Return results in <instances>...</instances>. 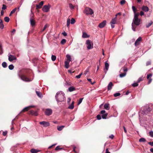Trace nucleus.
Returning <instances> with one entry per match:
<instances>
[{
	"label": "nucleus",
	"instance_id": "6",
	"mask_svg": "<svg viewBox=\"0 0 153 153\" xmlns=\"http://www.w3.org/2000/svg\"><path fill=\"white\" fill-rule=\"evenodd\" d=\"M128 70L127 68H125L124 67H123L121 68V71H123L124 72H125L124 73H122L120 74V77H123L125 76L126 75V72Z\"/></svg>",
	"mask_w": 153,
	"mask_h": 153
},
{
	"label": "nucleus",
	"instance_id": "5",
	"mask_svg": "<svg viewBox=\"0 0 153 153\" xmlns=\"http://www.w3.org/2000/svg\"><path fill=\"white\" fill-rule=\"evenodd\" d=\"M86 44L87 45V48L88 49H91L93 48V44L90 40H88L86 41Z\"/></svg>",
	"mask_w": 153,
	"mask_h": 153
},
{
	"label": "nucleus",
	"instance_id": "22",
	"mask_svg": "<svg viewBox=\"0 0 153 153\" xmlns=\"http://www.w3.org/2000/svg\"><path fill=\"white\" fill-rule=\"evenodd\" d=\"M30 113L31 114L36 116H37L38 114L36 111H34L33 110H31L30 111Z\"/></svg>",
	"mask_w": 153,
	"mask_h": 153
},
{
	"label": "nucleus",
	"instance_id": "32",
	"mask_svg": "<svg viewBox=\"0 0 153 153\" xmlns=\"http://www.w3.org/2000/svg\"><path fill=\"white\" fill-rule=\"evenodd\" d=\"M70 19L69 18H68L67 20V26L68 27H69L70 24Z\"/></svg>",
	"mask_w": 153,
	"mask_h": 153
},
{
	"label": "nucleus",
	"instance_id": "33",
	"mask_svg": "<svg viewBox=\"0 0 153 153\" xmlns=\"http://www.w3.org/2000/svg\"><path fill=\"white\" fill-rule=\"evenodd\" d=\"M152 23L153 22L152 21H151L149 23L147 24L146 25V27L148 28L152 25Z\"/></svg>",
	"mask_w": 153,
	"mask_h": 153
},
{
	"label": "nucleus",
	"instance_id": "11",
	"mask_svg": "<svg viewBox=\"0 0 153 153\" xmlns=\"http://www.w3.org/2000/svg\"><path fill=\"white\" fill-rule=\"evenodd\" d=\"M52 113V111L51 109H46L45 111V114L48 116L51 115Z\"/></svg>",
	"mask_w": 153,
	"mask_h": 153
},
{
	"label": "nucleus",
	"instance_id": "42",
	"mask_svg": "<svg viewBox=\"0 0 153 153\" xmlns=\"http://www.w3.org/2000/svg\"><path fill=\"white\" fill-rule=\"evenodd\" d=\"M132 8L134 13H136V11L137 10V9L134 6H132Z\"/></svg>",
	"mask_w": 153,
	"mask_h": 153
},
{
	"label": "nucleus",
	"instance_id": "34",
	"mask_svg": "<svg viewBox=\"0 0 153 153\" xmlns=\"http://www.w3.org/2000/svg\"><path fill=\"white\" fill-rule=\"evenodd\" d=\"M139 141L140 142H145L146 141V140L144 138H141L139 140Z\"/></svg>",
	"mask_w": 153,
	"mask_h": 153
},
{
	"label": "nucleus",
	"instance_id": "38",
	"mask_svg": "<svg viewBox=\"0 0 153 153\" xmlns=\"http://www.w3.org/2000/svg\"><path fill=\"white\" fill-rule=\"evenodd\" d=\"M116 22H117L116 20H115V19H112L110 23L114 24H116Z\"/></svg>",
	"mask_w": 153,
	"mask_h": 153
},
{
	"label": "nucleus",
	"instance_id": "58",
	"mask_svg": "<svg viewBox=\"0 0 153 153\" xmlns=\"http://www.w3.org/2000/svg\"><path fill=\"white\" fill-rule=\"evenodd\" d=\"M17 8H15L14 9L12 10V11H11V13H14L16 11Z\"/></svg>",
	"mask_w": 153,
	"mask_h": 153
},
{
	"label": "nucleus",
	"instance_id": "19",
	"mask_svg": "<svg viewBox=\"0 0 153 153\" xmlns=\"http://www.w3.org/2000/svg\"><path fill=\"white\" fill-rule=\"evenodd\" d=\"M30 25L32 26H34L35 25V22L32 18H30Z\"/></svg>",
	"mask_w": 153,
	"mask_h": 153
},
{
	"label": "nucleus",
	"instance_id": "36",
	"mask_svg": "<svg viewBox=\"0 0 153 153\" xmlns=\"http://www.w3.org/2000/svg\"><path fill=\"white\" fill-rule=\"evenodd\" d=\"M75 20L74 19L72 18L71 19V24H74V23H75Z\"/></svg>",
	"mask_w": 153,
	"mask_h": 153
},
{
	"label": "nucleus",
	"instance_id": "41",
	"mask_svg": "<svg viewBox=\"0 0 153 153\" xmlns=\"http://www.w3.org/2000/svg\"><path fill=\"white\" fill-rule=\"evenodd\" d=\"M56 57L55 55H52L51 56V59L53 61H54L56 60Z\"/></svg>",
	"mask_w": 153,
	"mask_h": 153
},
{
	"label": "nucleus",
	"instance_id": "18",
	"mask_svg": "<svg viewBox=\"0 0 153 153\" xmlns=\"http://www.w3.org/2000/svg\"><path fill=\"white\" fill-rule=\"evenodd\" d=\"M70 62L68 61H65V66L66 68H68L69 67V64Z\"/></svg>",
	"mask_w": 153,
	"mask_h": 153
},
{
	"label": "nucleus",
	"instance_id": "44",
	"mask_svg": "<svg viewBox=\"0 0 153 153\" xmlns=\"http://www.w3.org/2000/svg\"><path fill=\"white\" fill-rule=\"evenodd\" d=\"M82 74V73H81L80 74H79L78 75H77L75 76V78L77 79H79Z\"/></svg>",
	"mask_w": 153,
	"mask_h": 153
},
{
	"label": "nucleus",
	"instance_id": "12",
	"mask_svg": "<svg viewBox=\"0 0 153 153\" xmlns=\"http://www.w3.org/2000/svg\"><path fill=\"white\" fill-rule=\"evenodd\" d=\"M35 107L34 105H30L24 108L22 111L21 112H24L25 111H27L30 109L31 108H34Z\"/></svg>",
	"mask_w": 153,
	"mask_h": 153
},
{
	"label": "nucleus",
	"instance_id": "29",
	"mask_svg": "<svg viewBox=\"0 0 153 153\" xmlns=\"http://www.w3.org/2000/svg\"><path fill=\"white\" fill-rule=\"evenodd\" d=\"M65 127V126H58L57 127V130L59 131H60L62 130L63 128Z\"/></svg>",
	"mask_w": 153,
	"mask_h": 153
},
{
	"label": "nucleus",
	"instance_id": "27",
	"mask_svg": "<svg viewBox=\"0 0 153 153\" xmlns=\"http://www.w3.org/2000/svg\"><path fill=\"white\" fill-rule=\"evenodd\" d=\"M68 90L69 91L71 92L75 91V88L73 87H71L68 88Z\"/></svg>",
	"mask_w": 153,
	"mask_h": 153
},
{
	"label": "nucleus",
	"instance_id": "20",
	"mask_svg": "<svg viewBox=\"0 0 153 153\" xmlns=\"http://www.w3.org/2000/svg\"><path fill=\"white\" fill-rule=\"evenodd\" d=\"M142 10L145 12H147L149 11V8L146 6H143L142 7Z\"/></svg>",
	"mask_w": 153,
	"mask_h": 153
},
{
	"label": "nucleus",
	"instance_id": "31",
	"mask_svg": "<svg viewBox=\"0 0 153 153\" xmlns=\"http://www.w3.org/2000/svg\"><path fill=\"white\" fill-rule=\"evenodd\" d=\"M4 27V25L3 23L2 20H1L0 21V28L1 29H2Z\"/></svg>",
	"mask_w": 153,
	"mask_h": 153
},
{
	"label": "nucleus",
	"instance_id": "14",
	"mask_svg": "<svg viewBox=\"0 0 153 153\" xmlns=\"http://www.w3.org/2000/svg\"><path fill=\"white\" fill-rule=\"evenodd\" d=\"M142 40V38L141 37H139L136 40L135 43L134 45L135 46H137L138 45L140 44V42Z\"/></svg>",
	"mask_w": 153,
	"mask_h": 153
},
{
	"label": "nucleus",
	"instance_id": "61",
	"mask_svg": "<svg viewBox=\"0 0 153 153\" xmlns=\"http://www.w3.org/2000/svg\"><path fill=\"white\" fill-rule=\"evenodd\" d=\"M62 34L64 36H66L67 35V34L66 32H65V31H64V32H62Z\"/></svg>",
	"mask_w": 153,
	"mask_h": 153
},
{
	"label": "nucleus",
	"instance_id": "9",
	"mask_svg": "<svg viewBox=\"0 0 153 153\" xmlns=\"http://www.w3.org/2000/svg\"><path fill=\"white\" fill-rule=\"evenodd\" d=\"M39 124L40 125H42L44 127H46L49 126L50 125V123L49 122L45 121L40 122Z\"/></svg>",
	"mask_w": 153,
	"mask_h": 153
},
{
	"label": "nucleus",
	"instance_id": "2",
	"mask_svg": "<svg viewBox=\"0 0 153 153\" xmlns=\"http://www.w3.org/2000/svg\"><path fill=\"white\" fill-rule=\"evenodd\" d=\"M140 19H133L132 23V29L134 31H136V28L137 26L140 24Z\"/></svg>",
	"mask_w": 153,
	"mask_h": 153
},
{
	"label": "nucleus",
	"instance_id": "47",
	"mask_svg": "<svg viewBox=\"0 0 153 153\" xmlns=\"http://www.w3.org/2000/svg\"><path fill=\"white\" fill-rule=\"evenodd\" d=\"M48 27V25L47 24H46L45 25V26L43 28V29L42 30V31H44L46 28Z\"/></svg>",
	"mask_w": 153,
	"mask_h": 153
},
{
	"label": "nucleus",
	"instance_id": "45",
	"mask_svg": "<svg viewBox=\"0 0 153 153\" xmlns=\"http://www.w3.org/2000/svg\"><path fill=\"white\" fill-rule=\"evenodd\" d=\"M83 99V98H82L79 99L78 103V105H79L82 102Z\"/></svg>",
	"mask_w": 153,
	"mask_h": 153
},
{
	"label": "nucleus",
	"instance_id": "50",
	"mask_svg": "<svg viewBox=\"0 0 153 153\" xmlns=\"http://www.w3.org/2000/svg\"><path fill=\"white\" fill-rule=\"evenodd\" d=\"M97 118L98 120H100L101 119V117L100 115L98 114L97 116Z\"/></svg>",
	"mask_w": 153,
	"mask_h": 153
},
{
	"label": "nucleus",
	"instance_id": "26",
	"mask_svg": "<svg viewBox=\"0 0 153 153\" xmlns=\"http://www.w3.org/2000/svg\"><path fill=\"white\" fill-rule=\"evenodd\" d=\"M66 57L67 58L66 61H68L69 62H70L71 61V58L70 55L69 54L66 55Z\"/></svg>",
	"mask_w": 153,
	"mask_h": 153
},
{
	"label": "nucleus",
	"instance_id": "54",
	"mask_svg": "<svg viewBox=\"0 0 153 153\" xmlns=\"http://www.w3.org/2000/svg\"><path fill=\"white\" fill-rule=\"evenodd\" d=\"M149 134L150 135V136L152 137H153V131H151L149 132Z\"/></svg>",
	"mask_w": 153,
	"mask_h": 153
},
{
	"label": "nucleus",
	"instance_id": "55",
	"mask_svg": "<svg viewBox=\"0 0 153 153\" xmlns=\"http://www.w3.org/2000/svg\"><path fill=\"white\" fill-rule=\"evenodd\" d=\"M152 74H148L147 76V78L148 79H149L150 77H152Z\"/></svg>",
	"mask_w": 153,
	"mask_h": 153
},
{
	"label": "nucleus",
	"instance_id": "56",
	"mask_svg": "<svg viewBox=\"0 0 153 153\" xmlns=\"http://www.w3.org/2000/svg\"><path fill=\"white\" fill-rule=\"evenodd\" d=\"M87 79V80H88V81L89 82H91V83L92 85H93V84H94V83L95 82H91V79Z\"/></svg>",
	"mask_w": 153,
	"mask_h": 153
},
{
	"label": "nucleus",
	"instance_id": "39",
	"mask_svg": "<svg viewBox=\"0 0 153 153\" xmlns=\"http://www.w3.org/2000/svg\"><path fill=\"white\" fill-rule=\"evenodd\" d=\"M107 115H108L107 114H102V118L103 119H106Z\"/></svg>",
	"mask_w": 153,
	"mask_h": 153
},
{
	"label": "nucleus",
	"instance_id": "52",
	"mask_svg": "<svg viewBox=\"0 0 153 153\" xmlns=\"http://www.w3.org/2000/svg\"><path fill=\"white\" fill-rule=\"evenodd\" d=\"M126 1L125 0H122L120 2V4H121L122 5L124 4L125 3Z\"/></svg>",
	"mask_w": 153,
	"mask_h": 153
},
{
	"label": "nucleus",
	"instance_id": "4",
	"mask_svg": "<svg viewBox=\"0 0 153 153\" xmlns=\"http://www.w3.org/2000/svg\"><path fill=\"white\" fill-rule=\"evenodd\" d=\"M18 76L22 80L25 82H30L32 80V79L28 78L24 74H22L21 75L19 74Z\"/></svg>",
	"mask_w": 153,
	"mask_h": 153
},
{
	"label": "nucleus",
	"instance_id": "57",
	"mask_svg": "<svg viewBox=\"0 0 153 153\" xmlns=\"http://www.w3.org/2000/svg\"><path fill=\"white\" fill-rule=\"evenodd\" d=\"M36 93L38 96H39V97H40L41 93L40 92L36 91Z\"/></svg>",
	"mask_w": 153,
	"mask_h": 153
},
{
	"label": "nucleus",
	"instance_id": "51",
	"mask_svg": "<svg viewBox=\"0 0 153 153\" xmlns=\"http://www.w3.org/2000/svg\"><path fill=\"white\" fill-rule=\"evenodd\" d=\"M7 8L5 4H3L2 7V9L3 10H5Z\"/></svg>",
	"mask_w": 153,
	"mask_h": 153
},
{
	"label": "nucleus",
	"instance_id": "30",
	"mask_svg": "<svg viewBox=\"0 0 153 153\" xmlns=\"http://www.w3.org/2000/svg\"><path fill=\"white\" fill-rule=\"evenodd\" d=\"M2 65L4 68H6L7 67V64L5 62H3L2 64Z\"/></svg>",
	"mask_w": 153,
	"mask_h": 153
},
{
	"label": "nucleus",
	"instance_id": "63",
	"mask_svg": "<svg viewBox=\"0 0 153 153\" xmlns=\"http://www.w3.org/2000/svg\"><path fill=\"white\" fill-rule=\"evenodd\" d=\"M7 132L6 131H3V135L5 136L7 134Z\"/></svg>",
	"mask_w": 153,
	"mask_h": 153
},
{
	"label": "nucleus",
	"instance_id": "53",
	"mask_svg": "<svg viewBox=\"0 0 153 153\" xmlns=\"http://www.w3.org/2000/svg\"><path fill=\"white\" fill-rule=\"evenodd\" d=\"M62 149V148H60L59 146H56L55 149V150H57V151H58L59 149Z\"/></svg>",
	"mask_w": 153,
	"mask_h": 153
},
{
	"label": "nucleus",
	"instance_id": "23",
	"mask_svg": "<svg viewBox=\"0 0 153 153\" xmlns=\"http://www.w3.org/2000/svg\"><path fill=\"white\" fill-rule=\"evenodd\" d=\"M104 108L106 110H108L110 108L109 104L108 103H105L104 105Z\"/></svg>",
	"mask_w": 153,
	"mask_h": 153
},
{
	"label": "nucleus",
	"instance_id": "64",
	"mask_svg": "<svg viewBox=\"0 0 153 153\" xmlns=\"http://www.w3.org/2000/svg\"><path fill=\"white\" fill-rule=\"evenodd\" d=\"M148 144L151 146H153V142H149L148 143Z\"/></svg>",
	"mask_w": 153,
	"mask_h": 153
},
{
	"label": "nucleus",
	"instance_id": "3",
	"mask_svg": "<svg viewBox=\"0 0 153 153\" xmlns=\"http://www.w3.org/2000/svg\"><path fill=\"white\" fill-rule=\"evenodd\" d=\"M83 12L87 15H91L94 13L93 10L91 8L88 7H86L85 8V9L84 10Z\"/></svg>",
	"mask_w": 153,
	"mask_h": 153
},
{
	"label": "nucleus",
	"instance_id": "8",
	"mask_svg": "<svg viewBox=\"0 0 153 153\" xmlns=\"http://www.w3.org/2000/svg\"><path fill=\"white\" fill-rule=\"evenodd\" d=\"M150 111V109L148 106L144 107L143 112L145 114H148Z\"/></svg>",
	"mask_w": 153,
	"mask_h": 153
},
{
	"label": "nucleus",
	"instance_id": "7",
	"mask_svg": "<svg viewBox=\"0 0 153 153\" xmlns=\"http://www.w3.org/2000/svg\"><path fill=\"white\" fill-rule=\"evenodd\" d=\"M50 7L51 5L49 4L44 5L42 8V10L44 12H47L49 11Z\"/></svg>",
	"mask_w": 153,
	"mask_h": 153
},
{
	"label": "nucleus",
	"instance_id": "43",
	"mask_svg": "<svg viewBox=\"0 0 153 153\" xmlns=\"http://www.w3.org/2000/svg\"><path fill=\"white\" fill-rule=\"evenodd\" d=\"M120 95V94L119 93H115L114 94V97H117L118 96H119Z\"/></svg>",
	"mask_w": 153,
	"mask_h": 153
},
{
	"label": "nucleus",
	"instance_id": "24",
	"mask_svg": "<svg viewBox=\"0 0 153 153\" xmlns=\"http://www.w3.org/2000/svg\"><path fill=\"white\" fill-rule=\"evenodd\" d=\"M89 36L87 35L86 33H83L82 35V37L83 38H88Z\"/></svg>",
	"mask_w": 153,
	"mask_h": 153
},
{
	"label": "nucleus",
	"instance_id": "1",
	"mask_svg": "<svg viewBox=\"0 0 153 153\" xmlns=\"http://www.w3.org/2000/svg\"><path fill=\"white\" fill-rule=\"evenodd\" d=\"M55 98L58 102H62L65 98V94L62 91H59L56 94Z\"/></svg>",
	"mask_w": 153,
	"mask_h": 153
},
{
	"label": "nucleus",
	"instance_id": "21",
	"mask_svg": "<svg viewBox=\"0 0 153 153\" xmlns=\"http://www.w3.org/2000/svg\"><path fill=\"white\" fill-rule=\"evenodd\" d=\"M74 101H72L71 104L68 107V108L70 109H73L74 108Z\"/></svg>",
	"mask_w": 153,
	"mask_h": 153
},
{
	"label": "nucleus",
	"instance_id": "10",
	"mask_svg": "<svg viewBox=\"0 0 153 153\" xmlns=\"http://www.w3.org/2000/svg\"><path fill=\"white\" fill-rule=\"evenodd\" d=\"M17 59L16 57L14 56L11 55H8V60L10 62H12L14 60H16Z\"/></svg>",
	"mask_w": 153,
	"mask_h": 153
},
{
	"label": "nucleus",
	"instance_id": "28",
	"mask_svg": "<svg viewBox=\"0 0 153 153\" xmlns=\"http://www.w3.org/2000/svg\"><path fill=\"white\" fill-rule=\"evenodd\" d=\"M134 13V17L133 19H139L138 16L139 15V13Z\"/></svg>",
	"mask_w": 153,
	"mask_h": 153
},
{
	"label": "nucleus",
	"instance_id": "62",
	"mask_svg": "<svg viewBox=\"0 0 153 153\" xmlns=\"http://www.w3.org/2000/svg\"><path fill=\"white\" fill-rule=\"evenodd\" d=\"M89 71L88 69H87L85 71L84 74L85 75H86L87 74V73L89 72Z\"/></svg>",
	"mask_w": 153,
	"mask_h": 153
},
{
	"label": "nucleus",
	"instance_id": "17",
	"mask_svg": "<svg viewBox=\"0 0 153 153\" xmlns=\"http://www.w3.org/2000/svg\"><path fill=\"white\" fill-rule=\"evenodd\" d=\"M113 86V85L111 82H110L107 87L108 90H111L112 88V86Z\"/></svg>",
	"mask_w": 153,
	"mask_h": 153
},
{
	"label": "nucleus",
	"instance_id": "16",
	"mask_svg": "<svg viewBox=\"0 0 153 153\" xmlns=\"http://www.w3.org/2000/svg\"><path fill=\"white\" fill-rule=\"evenodd\" d=\"M44 2L43 1L40 2L38 4H36V8L40 9L42 7V6L43 5Z\"/></svg>",
	"mask_w": 153,
	"mask_h": 153
},
{
	"label": "nucleus",
	"instance_id": "60",
	"mask_svg": "<svg viewBox=\"0 0 153 153\" xmlns=\"http://www.w3.org/2000/svg\"><path fill=\"white\" fill-rule=\"evenodd\" d=\"M105 111L104 110H103L101 111L100 113L101 114H102V115L103 114H105Z\"/></svg>",
	"mask_w": 153,
	"mask_h": 153
},
{
	"label": "nucleus",
	"instance_id": "40",
	"mask_svg": "<svg viewBox=\"0 0 153 153\" xmlns=\"http://www.w3.org/2000/svg\"><path fill=\"white\" fill-rule=\"evenodd\" d=\"M14 67V66L13 65H10L8 66L9 69L10 70H13Z\"/></svg>",
	"mask_w": 153,
	"mask_h": 153
},
{
	"label": "nucleus",
	"instance_id": "13",
	"mask_svg": "<svg viewBox=\"0 0 153 153\" xmlns=\"http://www.w3.org/2000/svg\"><path fill=\"white\" fill-rule=\"evenodd\" d=\"M106 21L105 20H104L99 24L98 27L100 28H102L105 26L106 24Z\"/></svg>",
	"mask_w": 153,
	"mask_h": 153
},
{
	"label": "nucleus",
	"instance_id": "46",
	"mask_svg": "<svg viewBox=\"0 0 153 153\" xmlns=\"http://www.w3.org/2000/svg\"><path fill=\"white\" fill-rule=\"evenodd\" d=\"M66 42V40L65 39H63L61 40V43L62 44H64Z\"/></svg>",
	"mask_w": 153,
	"mask_h": 153
},
{
	"label": "nucleus",
	"instance_id": "59",
	"mask_svg": "<svg viewBox=\"0 0 153 153\" xmlns=\"http://www.w3.org/2000/svg\"><path fill=\"white\" fill-rule=\"evenodd\" d=\"M57 144V143L54 144H53L51 146L48 147V149H51L52 148V147L54 146H55Z\"/></svg>",
	"mask_w": 153,
	"mask_h": 153
},
{
	"label": "nucleus",
	"instance_id": "35",
	"mask_svg": "<svg viewBox=\"0 0 153 153\" xmlns=\"http://www.w3.org/2000/svg\"><path fill=\"white\" fill-rule=\"evenodd\" d=\"M4 20L5 22H9L10 20V19L8 17H5L4 18Z\"/></svg>",
	"mask_w": 153,
	"mask_h": 153
},
{
	"label": "nucleus",
	"instance_id": "25",
	"mask_svg": "<svg viewBox=\"0 0 153 153\" xmlns=\"http://www.w3.org/2000/svg\"><path fill=\"white\" fill-rule=\"evenodd\" d=\"M39 150L35 149H32L30 150V152L32 153H37L39 152Z\"/></svg>",
	"mask_w": 153,
	"mask_h": 153
},
{
	"label": "nucleus",
	"instance_id": "49",
	"mask_svg": "<svg viewBox=\"0 0 153 153\" xmlns=\"http://www.w3.org/2000/svg\"><path fill=\"white\" fill-rule=\"evenodd\" d=\"M69 7L71 9H73L74 8V6L71 4H69Z\"/></svg>",
	"mask_w": 153,
	"mask_h": 153
},
{
	"label": "nucleus",
	"instance_id": "48",
	"mask_svg": "<svg viewBox=\"0 0 153 153\" xmlns=\"http://www.w3.org/2000/svg\"><path fill=\"white\" fill-rule=\"evenodd\" d=\"M143 79L142 77H140L137 81V82L138 83L140 82V81H141L143 80Z\"/></svg>",
	"mask_w": 153,
	"mask_h": 153
},
{
	"label": "nucleus",
	"instance_id": "15",
	"mask_svg": "<svg viewBox=\"0 0 153 153\" xmlns=\"http://www.w3.org/2000/svg\"><path fill=\"white\" fill-rule=\"evenodd\" d=\"M105 68L106 69V71L105 70H104L105 72V73L106 74V72L108 70L109 66V65L108 63L106 61H105Z\"/></svg>",
	"mask_w": 153,
	"mask_h": 153
},
{
	"label": "nucleus",
	"instance_id": "37",
	"mask_svg": "<svg viewBox=\"0 0 153 153\" xmlns=\"http://www.w3.org/2000/svg\"><path fill=\"white\" fill-rule=\"evenodd\" d=\"M138 83L137 82H134L132 84V85L134 87H137L138 85Z\"/></svg>",
	"mask_w": 153,
	"mask_h": 153
}]
</instances>
